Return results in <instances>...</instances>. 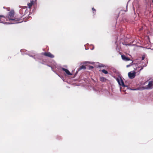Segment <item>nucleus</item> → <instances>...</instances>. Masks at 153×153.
Returning <instances> with one entry per match:
<instances>
[{"label": "nucleus", "mask_w": 153, "mask_h": 153, "mask_svg": "<svg viewBox=\"0 0 153 153\" xmlns=\"http://www.w3.org/2000/svg\"><path fill=\"white\" fill-rule=\"evenodd\" d=\"M14 12L13 10H11L8 13L7 17L9 19V21L11 20L14 21L16 22V23H21L23 21L22 19H21L20 18H14Z\"/></svg>", "instance_id": "nucleus-1"}, {"label": "nucleus", "mask_w": 153, "mask_h": 153, "mask_svg": "<svg viewBox=\"0 0 153 153\" xmlns=\"http://www.w3.org/2000/svg\"><path fill=\"white\" fill-rule=\"evenodd\" d=\"M143 89H150L153 88V81H150L147 85L143 87Z\"/></svg>", "instance_id": "nucleus-2"}, {"label": "nucleus", "mask_w": 153, "mask_h": 153, "mask_svg": "<svg viewBox=\"0 0 153 153\" xmlns=\"http://www.w3.org/2000/svg\"><path fill=\"white\" fill-rule=\"evenodd\" d=\"M2 16L1 17L0 19V21L1 23H6V22L9 21V19L7 16L5 17L4 16L1 15Z\"/></svg>", "instance_id": "nucleus-3"}, {"label": "nucleus", "mask_w": 153, "mask_h": 153, "mask_svg": "<svg viewBox=\"0 0 153 153\" xmlns=\"http://www.w3.org/2000/svg\"><path fill=\"white\" fill-rule=\"evenodd\" d=\"M42 54L44 56H47L51 58H53L54 57L53 55H52L50 52H45L42 53Z\"/></svg>", "instance_id": "nucleus-4"}, {"label": "nucleus", "mask_w": 153, "mask_h": 153, "mask_svg": "<svg viewBox=\"0 0 153 153\" xmlns=\"http://www.w3.org/2000/svg\"><path fill=\"white\" fill-rule=\"evenodd\" d=\"M128 75L130 79H133L135 76L136 72L135 71H131L128 73Z\"/></svg>", "instance_id": "nucleus-5"}, {"label": "nucleus", "mask_w": 153, "mask_h": 153, "mask_svg": "<svg viewBox=\"0 0 153 153\" xmlns=\"http://www.w3.org/2000/svg\"><path fill=\"white\" fill-rule=\"evenodd\" d=\"M117 80L120 85H122L123 87L126 86L124 84L123 80L120 77L118 78Z\"/></svg>", "instance_id": "nucleus-6"}, {"label": "nucleus", "mask_w": 153, "mask_h": 153, "mask_svg": "<svg viewBox=\"0 0 153 153\" xmlns=\"http://www.w3.org/2000/svg\"><path fill=\"white\" fill-rule=\"evenodd\" d=\"M121 57L123 60L125 61L130 60V59L126 57L125 55H121Z\"/></svg>", "instance_id": "nucleus-7"}, {"label": "nucleus", "mask_w": 153, "mask_h": 153, "mask_svg": "<svg viewBox=\"0 0 153 153\" xmlns=\"http://www.w3.org/2000/svg\"><path fill=\"white\" fill-rule=\"evenodd\" d=\"M62 71H65L66 74L68 75H71L72 74L68 70L64 68H62Z\"/></svg>", "instance_id": "nucleus-8"}, {"label": "nucleus", "mask_w": 153, "mask_h": 153, "mask_svg": "<svg viewBox=\"0 0 153 153\" xmlns=\"http://www.w3.org/2000/svg\"><path fill=\"white\" fill-rule=\"evenodd\" d=\"M35 1V0H32L30 1V3L27 4L29 8H31L32 5L34 4Z\"/></svg>", "instance_id": "nucleus-9"}, {"label": "nucleus", "mask_w": 153, "mask_h": 153, "mask_svg": "<svg viewBox=\"0 0 153 153\" xmlns=\"http://www.w3.org/2000/svg\"><path fill=\"white\" fill-rule=\"evenodd\" d=\"M85 69L86 67L85 66L82 65L78 68V71H79L82 69Z\"/></svg>", "instance_id": "nucleus-10"}, {"label": "nucleus", "mask_w": 153, "mask_h": 153, "mask_svg": "<svg viewBox=\"0 0 153 153\" xmlns=\"http://www.w3.org/2000/svg\"><path fill=\"white\" fill-rule=\"evenodd\" d=\"M100 80L102 82H105L106 80V79L103 77H100Z\"/></svg>", "instance_id": "nucleus-11"}, {"label": "nucleus", "mask_w": 153, "mask_h": 153, "mask_svg": "<svg viewBox=\"0 0 153 153\" xmlns=\"http://www.w3.org/2000/svg\"><path fill=\"white\" fill-rule=\"evenodd\" d=\"M101 71L102 72V73H104L105 74H108V71L105 69L102 70Z\"/></svg>", "instance_id": "nucleus-12"}, {"label": "nucleus", "mask_w": 153, "mask_h": 153, "mask_svg": "<svg viewBox=\"0 0 153 153\" xmlns=\"http://www.w3.org/2000/svg\"><path fill=\"white\" fill-rule=\"evenodd\" d=\"M132 63H133V62H132L131 63H130L129 65H127L126 67L128 68V67H129V66H130L131 65H132Z\"/></svg>", "instance_id": "nucleus-13"}, {"label": "nucleus", "mask_w": 153, "mask_h": 153, "mask_svg": "<svg viewBox=\"0 0 153 153\" xmlns=\"http://www.w3.org/2000/svg\"><path fill=\"white\" fill-rule=\"evenodd\" d=\"M140 67H141V68L140 69L139 71H140L143 68V67H142L141 66L139 67V66H138V68H140Z\"/></svg>", "instance_id": "nucleus-14"}, {"label": "nucleus", "mask_w": 153, "mask_h": 153, "mask_svg": "<svg viewBox=\"0 0 153 153\" xmlns=\"http://www.w3.org/2000/svg\"><path fill=\"white\" fill-rule=\"evenodd\" d=\"M89 68L90 69H92L94 68V67L90 65L89 66Z\"/></svg>", "instance_id": "nucleus-15"}, {"label": "nucleus", "mask_w": 153, "mask_h": 153, "mask_svg": "<svg viewBox=\"0 0 153 153\" xmlns=\"http://www.w3.org/2000/svg\"><path fill=\"white\" fill-rule=\"evenodd\" d=\"M92 10L93 11H94L95 12L96 11V10L94 8H92Z\"/></svg>", "instance_id": "nucleus-16"}, {"label": "nucleus", "mask_w": 153, "mask_h": 153, "mask_svg": "<svg viewBox=\"0 0 153 153\" xmlns=\"http://www.w3.org/2000/svg\"><path fill=\"white\" fill-rule=\"evenodd\" d=\"M6 9L8 11H10V7H7Z\"/></svg>", "instance_id": "nucleus-17"}, {"label": "nucleus", "mask_w": 153, "mask_h": 153, "mask_svg": "<svg viewBox=\"0 0 153 153\" xmlns=\"http://www.w3.org/2000/svg\"><path fill=\"white\" fill-rule=\"evenodd\" d=\"M144 57L143 56V57H142V60H144Z\"/></svg>", "instance_id": "nucleus-18"}, {"label": "nucleus", "mask_w": 153, "mask_h": 153, "mask_svg": "<svg viewBox=\"0 0 153 153\" xmlns=\"http://www.w3.org/2000/svg\"><path fill=\"white\" fill-rule=\"evenodd\" d=\"M152 2L153 3V0H152Z\"/></svg>", "instance_id": "nucleus-19"}, {"label": "nucleus", "mask_w": 153, "mask_h": 153, "mask_svg": "<svg viewBox=\"0 0 153 153\" xmlns=\"http://www.w3.org/2000/svg\"><path fill=\"white\" fill-rule=\"evenodd\" d=\"M137 68H136V70H137Z\"/></svg>", "instance_id": "nucleus-20"}]
</instances>
